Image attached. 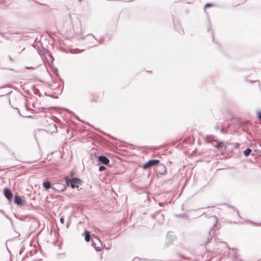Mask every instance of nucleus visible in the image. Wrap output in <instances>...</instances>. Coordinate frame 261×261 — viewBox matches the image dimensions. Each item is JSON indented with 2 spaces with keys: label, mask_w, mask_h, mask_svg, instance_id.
I'll return each instance as SVG.
<instances>
[{
  "label": "nucleus",
  "mask_w": 261,
  "mask_h": 261,
  "mask_svg": "<svg viewBox=\"0 0 261 261\" xmlns=\"http://www.w3.org/2000/svg\"><path fill=\"white\" fill-rule=\"evenodd\" d=\"M106 169V167L103 166H100L99 167V171H103Z\"/></svg>",
  "instance_id": "10"
},
{
  "label": "nucleus",
  "mask_w": 261,
  "mask_h": 261,
  "mask_svg": "<svg viewBox=\"0 0 261 261\" xmlns=\"http://www.w3.org/2000/svg\"><path fill=\"white\" fill-rule=\"evenodd\" d=\"M43 186L46 190H48L51 187L50 182L49 181L44 182L43 184Z\"/></svg>",
  "instance_id": "7"
},
{
  "label": "nucleus",
  "mask_w": 261,
  "mask_h": 261,
  "mask_svg": "<svg viewBox=\"0 0 261 261\" xmlns=\"http://www.w3.org/2000/svg\"><path fill=\"white\" fill-rule=\"evenodd\" d=\"M4 194L6 198L9 200H11L13 197V195L11 192V191L8 189H6L4 190Z\"/></svg>",
  "instance_id": "4"
},
{
  "label": "nucleus",
  "mask_w": 261,
  "mask_h": 261,
  "mask_svg": "<svg viewBox=\"0 0 261 261\" xmlns=\"http://www.w3.org/2000/svg\"><path fill=\"white\" fill-rule=\"evenodd\" d=\"M66 182L67 185L70 184L71 187L73 189L76 188H78L82 184V181L80 179L77 178H73L69 180L67 177H65Z\"/></svg>",
  "instance_id": "1"
},
{
  "label": "nucleus",
  "mask_w": 261,
  "mask_h": 261,
  "mask_svg": "<svg viewBox=\"0 0 261 261\" xmlns=\"http://www.w3.org/2000/svg\"><path fill=\"white\" fill-rule=\"evenodd\" d=\"M96 250H97V251H100V249H100V248L99 247H96Z\"/></svg>",
  "instance_id": "13"
},
{
  "label": "nucleus",
  "mask_w": 261,
  "mask_h": 261,
  "mask_svg": "<svg viewBox=\"0 0 261 261\" xmlns=\"http://www.w3.org/2000/svg\"><path fill=\"white\" fill-rule=\"evenodd\" d=\"M251 151V150L249 148H247L245 150H244V154L245 155V156H248V155L250 154V152Z\"/></svg>",
  "instance_id": "8"
},
{
  "label": "nucleus",
  "mask_w": 261,
  "mask_h": 261,
  "mask_svg": "<svg viewBox=\"0 0 261 261\" xmlns=\"http://www.w3.org/2000/svg\"><path fill=\"white\" fill-rule=\"evenodd\" d=\"M159 163H160V161L158 160H149L148 162H147L143 165V168L144 170H146L147 169H149L153 166L158 165Z\"/></svg>",
  "instance_id": "2"
},
{
  "label": "nucleus",
  "mask_w": 261,
  "mask_h": 261,
  "mask_svg": "<svg viewBox=\"0 0 261 261\" xmlns=\"http://www.w3.org/2000/svg\"><path fill=\"white\" fill-rule=\"evenodd\" d=\"M60 221H61V222L62 224H63V223H64V219H63V218H61L60 219Z\"/></svg>",
  "instance_id": "12"
},
{
  "label": "nucleus",
  "mask_w": 261,
  "mask_h": 261,
  "mask_svg": "<svg viewBox=\"0 0 261 261\" xmlns=\"http://www.w3.org/2000/svg\"><path fill=\"white\" fill-rule=\"evenodd\" d=\"M223 145V142H219L218 143L217 145L215 146L217 149H219L221 148Z\"/></svg>",
  "instance_id": "9"
},
{
  "label": "nucleus",
  "mask_w": 261,
  "mask_h": 261,
  "mask_svg": "<svg viewBox=\"0 0 261 261\" xmlns=\"http://www.w3.org/2000/svg\"><path fill=\"white\" fill-rule=\"evenodd\" d=\"M186 139H184L183 141H184H184H186Z\"/></svg>",
  "instance_id": "15"
},
{
  "label": "nucleus",
  "mask_w": 261,
  "mask_h": 261,
  "mask_svg": "<svg viewBox=\"0 0 261 261\" xmlns=\"http://www.w3.org/2000/svg\"><path fill=\"white\" fill-rule=\"evenodd\" d=\"M98 161L102 164H103L105 165H108L110 161L109 160L106 158L105 156L100 155L98 158Z\"/></svg>",
  "instance_id": "3"
},
{
  "label": "nucleus",
  "mask_w": 261,
  "mask_h": 261,
  "mask_svg": "<svg viewBox=\"0 0 261 261\" xmlns=\"http://www.w3.org/2000/svg\"><path fill=\"white\" fill-rule=\"evenodd\" d=\"M14 202L15 203H16L18 205L23 204L21 197L18 196H15L14 197Z\"/></svg>",
  "instance_id": "5"
},
{
  "label": "nucleus",
  "mask_w": 261,
  "mask_h": 261,
  "mask_svg": "<svg viewBox=\"0 0 261 261\" xmlns=\"http://www.w3.org/2000/svg\"><path fill=\"white\" fill-rule=\"evenodd\" d=\"M258 117L261 119V114H259Z\"/></svg>",
  "instance_id": "14"
},
{
  "label": "nucleus",
  "mask_w": 261,
  "mask_h": 261,
  "mask_svg": "<svg viewBox=\"0 0 261 261\" xmlns=\"http://www.w3.org/2000/svg\"><path fill=\"white\" fill-rule=\"evenodd\" d=\"M212 6V4H206V5H205V8H206V7H211V6Z\"/></svg>",
  "instance_id": "11"
},
{
  "label": "nucleus",
  "mask_w": 261,
  "mask_h": 261,
  "mask_svg": "<svg viewBox=\"0 0 261 261\" xmlns=\"http://www.w3.org/2000/svg\"><path fill=\"white\" fill-rule=\"evenodd\" d=\"M90 239V232L87 230H85V241L86 242H89Z\"/></svg>",
  "instance_id": "6"
}]
</instances>
